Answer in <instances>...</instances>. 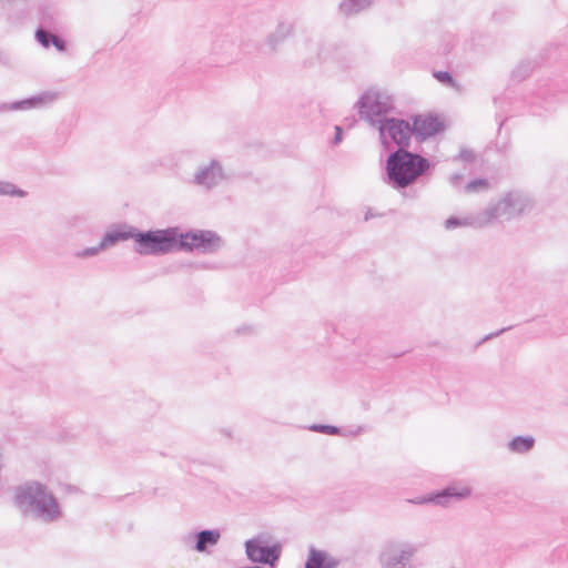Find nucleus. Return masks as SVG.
Listing matches in <instances>:
<instances>
[{
	"label": "nucleus",
	"mask_w": 568,
	"mask_h": 568,
	"mask_svg": "<svg viewBox=\"0 0 568 568\" xmlns=\"http://www.w3.org/2000/svg\"><path fill=\"white\" fill-rule=\"evenodd\" d=\"M354 108L361 120L378 131L383 146L382 179L386 184H390V95L376 88H369L362 93Z\"/></svg>",
	"instance_id": "f257e3e1"
},
{
	"label": "nucleus",
	"mask_w": 568,
	"mask_h": 568,
	"mask_svg": "<svg viewBox=\"0 0 568 568\" xmlns=\"http://www.w3.org/2000/svg\"><path fill=\"white\" fill-rule=\"evenodd\" d=\"M13 503L23 516L47 524L54 523L62 517L57 497L47 485L37 480H28L17 486Z\"/></svg>",
	"instance_id": "f03ea898"
},
{
	"label": "nucleus",
	"mask_w": 568,
	"mask_h": 568,
	"mask_svg": "<svg viewBox=\"0 0 568 568\" xmlns=\"http://www.w3.org/2000/svg\"><path fill=\"white\" fill-rule=\"evenodd\" d=\"M426 158L407 150L393 152V187L404 189L417 181L429 169Z\"/></svg>",
	"instance_id": "7ed1b4c3"
},
{
	"label": "nucleus",
	"mask_w": 568,
	"mask_h": 568,
	"mask_svg": "<svg viewBox=\"0 0 568 568\" xmlns=\"http://www.w3.org/2000/svg\"><path fill=\"white\" fill-rule=\"evenodd\" d=\"M528 200L518 192H509L496 203L489 204L484 211L478 213L474 223L479 226H486L495 221H508L519 215L527 206Z\"/></svg>",
	"instance_id": "20e7f679"
},
{
	"label": "nucleus",
	"mask_w": 568,
	"mask_h": 568,
	"mask_svg": "<svg viewBox=\"0 0 568 568\" xmlns=\"http://www.w3.org/2000/svg\"><path fill=\"white\" fill-rule=\"evenodd\" d=\"M224 246V240L211 230L190 229L181 232V252L215 254Z\"/></svg>",
	"instance_id": "39448f33"
},
{
	"label": "nucleus",
	"mask_w": 568,
	"mask_h": 568,
	"mask_svg": "<svg viewBox=\"0 0 568 568\" xmlns=\"http://www.w3.org/2000/svg\"><path fill=\"white\" fill-rule=\"evenodd\" d=\"M246 558L252 564L275 567L282 556L283 545L280 541L267 544L264 535H257L244 542Z\"/></svg>",
	"instance_id": "423d86ee"
},
{
	"label": "nucleus",
	"mask_w": 568,
	"mask_h": 568,
	"mask_svg": "<svg viewBox=\"0 0 568 568\" xmlns=\"http://www.w3.org/2000/svg\"><path fill=\"white\" fill-rule=\"evenodd\" d=\"M470 488L467 486L452 485L438 493L429 494L426 497L415 500L416 504L433 503L442 507H449L454 501L466 499L470 496Z\"/></svg>",
	"instance_id": "0eeeda50"
},
{
	"label": "nucleus",
	"mask_w": 568,
	"mask_h": 568,
	"mask_svg": "<svg viewBox=\"0 0 568 568\" xmlns=\"http://www.w3.org/2000/svg\"><path fill=\"white\" fill-rule=\"evenodd\" d=\"M58 98V92L42 91L36 95H31L22 100L13 101L11 103H3L0 105V111H24L31 109H43L53 104Z\"/></svg>",
	"instance_id": "6e6552de"
},
{
	"label": "nucleus",
	"mask_w": 568,
	"mask_h": 568,
	"mask_svg": "<svg viewBox=\"0 0 568 568\" xmlns=\"http://www.w3.org/2000/svg\"><path fill=\"white\" fill-rule=\"evenodd\" d=\"M158 256L172 252H181V231L178 226L155 229Z\"/></svg>",
	"instance_id": "1a4fd4ad"
},
{
	"label": "nucleus",
	"mask_w": 568,
	"mask_h": 568,
	"mask_svg": "<svg viewBox=\"0 0 568 568\" xmlns=\"http://www.w3.org/2000/svg\"><path fill=\"white\" fill-rule=\"evenodd\" d=\"M225 178L221 162L212 160L210 164L199 169L194 174L193 183L211 190L219 185Z\"/></svg>",
	"instance_id": "9d476101"
},
{
	"label": "nucleus",
	"mask_w": 568,
	"mask_h": 568,
	"mask_svg": "<svg viewBox=\"0 0 568 568\" xmlns=\"http://www.w3.org/2000/svg\"><path fill=\"white\" fill-rule=\"evenodd\" d=\"M190 539L194 540L191 548L197 552L204 554L209 552L211 547H214L220 542L221 531L219 529H201L190 534L185 538V542Z\"/></svg>",
	"instance_id": "9b49d317"
},
{
	"label": "nucleus",
	"mask_w": 568,
	"mask_h": 568,
	"mask_svg": "<svg viewBox=\"0 0 568 568\" xmlns=\"http://www.w3.org/2000/svg\"><path fill=\"white\" fill-rule=\"evenodd\" d=\"M442 129L440 121L434 115H418L413 122L414 134L420 142L437 134Z\"/></svg>",
	"instance_id": "f8f14e48"
},
{
	"label": "nucleus",
	"mask_w": 568,
	"mask_h": 568,
	"mask_svg": "<svg viewBox=\"0 0 568 568\" xmlns=\"http://www.w3.org/2000/svg\"><path fill=\"white\" fill-rule=\"evenodd\" d=\"M134 251L142 256H158L154 230H139L134 227Z\"/></svg>",
	"instance_id": "ddd939ff"
},
{
	"label": "nucleus",
	"mask_w": 568,
	"mask_h": 568,
	"mask_svg": "<svg viewBox=\"0 0 568 568\" xmlns=\"http://www.w3.org/2000/svg\"><path fill=\"white\" fill-rule=\"evenodd\" d=\"M133 231L134 226L126 224L113 226L103 234L100 241V248L106 250L108 247L114 246L120 242L133 240Z\"/></svg>",
	"instance_id": "4468645a"
},
{
	"label": "nucleus",
	"mask_w": 568,
	"mask_h": 568,
	"mask_svg": "<svg viewBox=\"0 0 568 568\" xmlns=\"http://www.w3.org/2000/svg\"><path fill=\"white\" fill-rule=\"evenodd\" d=\"M40 27L43 30L59 31L63 27V20L60 11L53 6H41L39 8Z\"/></svg>",
	"instance_id": "2eb2a0df"
},
{
	"label": "nucleus",
	"mask_w": 568,
	"mask_h": 568,
	"mask_svg": "<svg viewBox=\"0 0 568 568\" xmlns=\"http://www.w3.org/2000/svg\"><path fill=\"white\" fill-rule=\"evenodd\" d=\"M375 0H342L337 6V13L345 18H354L373 8Z\"/></svg>",
	"instance_id": "dca6fc26"
},
{
	"label": "nucleus",
	"mask_w": 568,
	"mask_h": 568,
	"mask_svg": "<svg viewBox=\"0 0 568 568\" xmlns=\"http://www.w3.org/2000/svg\"><path fill=\"white\" fill-rule=\"evenodd\" d=\"M417 547L408 542H399L393 547V568H414L412 559Z\"/></svg>",
	"instance_id": "f3484780"
},
{
	"label": "nucleus",
	"mask_w": 568,
	"mask_h": 568,
	"mask_svg": "<svg viewBox=\"0 0 568 568\" xmlns=\"http://www.w3.org/2000/svg\"><path fill=\"white\" fill-rule=\"evenodd\" d=\"M339 560L329 556L327 551L311 546L305 561V568H337Z\"/></svg>",
	"instance_id": "a211bd4d"
},
{
	"label": "nucleus",
	"mask_w": 568,
	"mask_h": 568,
	"mask_svg": "<svg viewBox=\"0 0 568 568\" xmlns=\"http://www.w3.org/2000/svg\"><path fill=\"white\" fill-rule=\"evenodd\" d=\"M294 23L290 21H280L273 32L266 38V44L272 52L276 51L277 48L293 34Z\"/></svg>",
	"instance_id": "6ab92c4d"
},
{
	"label": "nucleus",
	"mask_w": 568,
	"mask_h": 568,
	"mask_svg": "<svg viewBox=\"0 0 568 568\" xmlns=\"http://www.w3.org/2000/svg\"><path fill=\"white\" fill-rule=\"evenodd\" d=\"M413 134V125L409 122L393 118V143L398 145V150H406Z\"/></svg>",
	"instance_id": "aec40b11"
},
{
	"label": "nucleus",
	"mask_w": 568,
	"mask_h": 568,
	"mask_svg": "<svg viewBox=\"0 0 568 568\" xmlns=\"http://www.w3.org/2000/svg\"><path fill=\"white\" fill-rule=\"evenodd\" d=\"M535 438L532 436H516L507 443V448L514 454H527L535 447Z\"/></svg>",
	"instance_id": "412c9836"
},
{
	"label": "nucleus",
	"mask_w": 568,
	"mask_h": 568,
	"mask_svg": "<svg viewBox=\"0 0 568 568\" xmlns=\"http://www.w3.org/2000/svg\"><path fill=\"white\" fill-rule=\"evenodd\" d=\"M0 195L26 197L27 192L9 181H0Z\"/></svg>",
	"instance_id": "4be33fe9"
},
{
	"label": "nucleus",
	"mask_w": 568,
	"mask_h": 568,
	"mask_svg": "<svg viewBox=\"0 0 568 568\" xmlns=\"http://www.w3.org/2000/svg\"><path fill=\"white\" fill-rule=\"evenodd\" d=\"M535 64L531 61L520 62L513 71V77L517 80H524L534 69Z\"/></svg>",
	"instance_id": "5701e85b"
},
{
	"label": "nucleus",
	"mask_w": 568,
	"mask_h": 568,
	"mask_svg": "<svg viewBox=\"0 0 568 568\" xmlns=\"http://www.w3.org/2000/svg\"><path fill=\"white\" fill-rule=\"evenodd\" d=\"M489 182L486 179H476L465 185L466 193H477L488 190Z\"/></svg>",
	"instance_id": "b1692460"
},
{
	"label": "nucleus",
	"mask_w": 568,
	"mask_h": 568,
	"mask_svg": "<svg viewBox=\"0 0 568 568\" xmlns=\"http://www.w3.org/2000/svg\"><path fill=\"white\" fill-rule=\"evenodd\" d=\"M310 430L322 433L326 435H339L341 428L328 424H313L308 427Z\"/></svg>",
	"instance_id": "393cba45"
},
{
	"label": "nucleus",
	"mask_w": 568,
	"mask_h": 568,
	"mask_svg": "<svg viewBox=\"0 0 568 568\" xmlns=\"http://www.w3.org/2000/svg\"><path fill=\"white\" fill-rule=\"evenodd\" d=\"M54 34L52 31L43 30V28H38L34 33L37 41L45 49L51 47L50 38Z\"/></svg>",
	"instance_id": "a878e982"
},
{
	"label": "nucleus",
	"mask_w": 568,
	"mask_h": 568,
	"mask_svg": "<svg viewBox=\"0 0 568 568\" xmlns=\"http://www.w3.org/2000/svg\"><path fill=\"white\" fill-rule=\"evenodd\" d=\"M434 78L439 81L440 83L447 85V87H455L456 82L452 74L447 71H435L433 73Z\"/></svg>",
	"instance_id": "bb28decb"
},
{
	"label": "nucleus",
	"mask_w": 568,
	"mask_h": 568,
	"mask_svg": "<svg viewBox=\"0 0 568 568\" xmlns=\"http://www.w3.org/2000/svg\"><path fill=\"white\" fill-rule=\"evenodd\" d=\"M103 250L104 248H100V243H99L97 246L85 247L82 251H78V252H75L74 255L77 257H81V258L91 257V256L98 255Z\"/></svg>",
	"instance_id": "cd10ccee"
},
{
	"label": "nucleus",
	"mask_w": 568,
	"mask_h": 568,
	"mask_svg": "<svg viewBox=\"0 0 568 568\" xmlns=\"http://www.w3.org/2000/svg\"><path fill=\"white\" fill-rule=\"evenodd\" d=\"M50 42L52 43L51 45H53L59 52H65L68 50L67 41L58 34L51 37Z\"/></svg>",
	"instance_id": "c85d7f7f"
},
{
	"label": "nucleus",
	"mask_w": 568,
	"mask_h": 568,
	"mask_svg": "<svg viewBox=\"0 0 568 568\" xmlns=\"http://www.w3.org/2000/svg\"><path fill=\"white\" fill-rule=\"evenodd\" d=\"M468 222L466 220H460L456 216H450L448 217L446 221H445V227L447 230H453V229H456L458 226H464V225H467Z\"/></svg>",
	"instance_id": "c756f323"
},
{
	"label": "nucleus",
	"mask_w": 568,
	"mask_h": 568,
	"mask_svg": "<svg viewBox=\"0 0 568 568\" xmlns=\"http://www.w3.org/2000/svg\"><path fill=\"white\" fill-rule=\"evenodd\" d=\"M458 159L463 162L471 163L475 161V154L471 150L463 148L458 154Z\"/></svg>",
	"instance_id": "7c9ffc66"
},
{
	"label": "nucleus",
	"mask_w": 568,
	"mask_h": 568,
	"mask_svg": "<svg viewBox=\"0 0 568 568\" xmlns=\"http://www.w3.org/2000/svg\"><path fill=\"white\" fill-rule=\"evenodd\" d=\"M379 561L384 568H390V552L384 550L379 556Z\"/></svg>",
	"instance_id": "2f4dec72"
},
{
	"label": "nucleus",
	"mask_w": 568,
	"mask_h": 568,
	"mask_svg": "<svg viewBox=\"0 0 568 568\" xmlns=\"http://www.w3.org/2000/svg\"><path fill=\"white\" fill-rule=\"evenodd\" d=\"M343 141V129L339 125H335V134L332 140L333 145H338Z\"/></svg>",
	"instance_id": "473e14b6"
},
{
	"label": "nucleus",
	"mask_w": 568,
	"mask_h": 568,
	"mask_svg": "<svg viewBox=\"0 0 568 568\" xmlns=\"http://www.w3.org/2000/svg\"><path fill=\"white\" fill-rule=\"evenodd\" d=\"M382 217V216H385V213H379V212H376L374 211L372 207H368L366 210V213H365V216H364V221H368L373 217Z\"/></svg>",
	"instance_id": "72a5a7b5"
},
{
	"label": "nucleus",
	"mask_w": 568,
	"mask_h": 568,
	"mask_svg": "<svg viewBox=\"0 0 568 568\" xmlns=\"http://www.w3.org/2000/svg\"><path fill=\"white\" fill-rule=\"evenodd\" d=\"M463 180V174L455 173L449 178L450 184L455 187H457Z\"/></svg>",
	"instance_id": "f704fd0d"
},
{
	"label": "nucleus",
	"mask_w": 568,
	"mask_h": 568,
	"mask_svg": "<svg viewBox=\"0 0 568 568\" xmlns=\"http://www.w3.org/2000/svg\"><path fill=\"white\" fill-rule=\"evenodd\" d=\"M506 329H507V328H501V329H500V331H498L497 333L489 334V335H487V336L484 338V341H487V339H489V338H491V337H494V336H498L499 334L504 333Z\"/></svg>",
	"instance_id": "c9c22d12"
}]
</instances>
